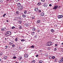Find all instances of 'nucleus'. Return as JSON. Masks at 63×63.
Instances as JSON below:
<instances>
[{"instance_id": "15", "label": "nucleus", "mask_w": 63, "mask_h": 63, "mask_svg": "<svg viewBox=\"0 0 63 63\" xmlns=\"http://www.w3.org/2000/svg\"><path fill=\"white\" fill-rule=\"evenodd\" d=\"M41 15L42 16H44V15H45L44 14V13H41Z\"/></svg>"}, {"instance_id": "2", "label": "nucleus", "mask_w": 63, "mask_h": 63, "mask_svg": "<svg viewBox=\"0 0 63 63\" xmlns=\"http://www.w3.org/2000/svg\"><path fill=\"white\" fill-rule=\"evenodd\" d=\"M58 8V5H57L56 4H55L54 6V7L53 8V10L55 9V10H56L57 9V8Z\"/></svg>"}, {"instance_id": "3", "label": "nucleus", "mask_w": 63, "mask_h": 63, "mask_svg": "<svg viewBox=\"0 0 63 63\" xmlns=\"http://www.w3.org/2000/svg\"><path fill=\"white\" fill-rule=\"evenodd\" d=\"M47 44L48 46H51V45H52V43L51 42H49L47 43Z\"/></svg>"}, {"instance_id": "13", "label": "nucleus", "mask_w": 63, "mask_h": 63, "mask_svg": "<svg viewBox=\"0 0 63 63\" xmlns=\"http://www.w3.org/2000/svg\"><path fill=\"white\" fill-rule=\"evenodd\" d=\"M18 22L19 24H21V20L18 21Z\"/></svg>"}, {"instance_id": "10", "label": "nucleus", "mask_w": 63, "mask_h": 63, "mask_svg": "<svg viewBox=\"0 0 63 63\" xmlns=\"http://www.w3.org/2000/svg\"><path fill=\"white\" fill-rule=\"evenodd\" d=\"M17 6H18L19 7H20V6H21V4H20V3H18L17 4Z\"/></svg>"}, {"instance_id": "57", "label": "nucleus", "mask_w": 63, "mask_h": 63, "mask_svg": "<svg viewBox=\"0 0 63 63\" xmlns=\"http://www.w3.org/2000/svg\"><path fill=\"white\" fill-rule=\"evenodd\" d=\"M6 21L7 22H9V21H8V20H7Z\"/></svg>"}, {"instance_id": "14", "label": "nucleus", "mask_w": 63, "mask_h": 63, "mask_svg": "<svg viewBox=\"0 0 63 63\" xmlns=\"http://www.w3.org/2000/svg\"><path fill=\"white\" fill-rule=\"evenodd\" d=\"M17 20V17H15V18L14 19V20Z\"/></svg>"}, {"instance_id": "5", "label": "nucleus", "mask_w": 63, "mask_h": 63, "mask_svg": "<svg viewBox=\"0 0 63 63\" xmlns=\"http://www.w3.org/2000/svg\"><path fill=\"white\" fill-rule=\"evenodd\" d=\"M29 23H26L24 24V26H27V27L28 26H29Z\"/></svg>"}, {"instance_id": "11", "label": "nucleus", "mask_w": 63, "mask_h": 63, "mask_svg": "<svg viewBox=\"0 0 63 63\" xmlns=\"http://www.w3.org/2000/svg\"><path fill=\"white\" fill-rule=\"evenodd\" d=\"M57 17L58 18H61L63 17V16H58Z\"/></svg>"}, {"instance_id": "50", "label": "nucleus", "mask_w": 63, "mask_h": 63, "mask_svg": "<svg viewBox=\"0 0 63 63\" xmlns=\"http://www.w3.org/2000/svg\"><path fill=\"white\" fill-rule=\"evenodd\" d=\"M55 46H56V47L57 46V44H55Z\"/></svg>"}, {"instance_id": "34", "label": "nucleus", "mask_w": 63, "mask_h": 63, "mask_svg": "<svg viewBox=\"0 0 63 63\" xmlns=\"http://www.w3.org/2000/svg\"><path fill=\"white\" fill-rule=\"evenodd\" d=\"M3 61V60L2 59H0V62H2V61Z\"/></svg>"}, {"instance_id": "64", "label": "nucleus", "mask_w": 63, "mask_h": 63, "mask_svg": "<svg viewBox=\"0 0 63 63\" xmlns=\"http://www.w3.org/2000/svg\"><path fill=\"white\" fill-rule=\"evenodd\" d=\"M62 59H63V57L62 58Z\"/></svg>"}, {"instance_id": "62", "label": "nucleus", "mask_w": 63, "mask_h": 63, "mask_svg": "<svg viewBox=\"0 0 63 63\" xmlns=\"http://www.w3.org/2000/svg\"><path fill=\"white\" fill-rule=\"evenodd\" d=\"M6 38H5V40H6Z\"/></svg>"}, {"instance_id": "32", "label": "nucleus", "mask_w": 63, "mask_h": 63, "mask_svg": "<svg viewBox=\"0 0 63 63\" xmlns=\"http://www.w3.org/2000/svg\"><path fill=\"white\" fill-rule=\"evenodd\" d=\"M40 4H41V3L40 2H38V3L37 5H40Z\"/></svg>"}, {"instance_id": "12", "label": "nucleus", "mask_w": 63, "mask_h": 63, "mask_svg": "<svg viewBox=\"0 0 63 63\" xmlns=\"http://www.w3.org/2000/svg\"><path fill=\"white\" fill-rule=\"evenodd\" d=\"M19 60H21L23 59V58H22V57H20L19 58Z\"/></svg>"}, {"instance_id": "59", "label": "nucleus", "mask_w": 63, "mask_h": 63, "mask_svg": "<svg viewBox=\"0 0 63 63\" xmlns=\"http://www.w3.org/2000/svg\"><path fill=\"white\" fill-rule=\"evenodd\" d=\"M59 16H63L62 15H59Z\"/></svg>"}, {"instance_id": "4", "label": "nucleus", "mask_w": 63, "mask_h": 63, "mask_svg": "<svg viewBox=\"0 0 63 63\" xmlns=\"http://www.w3.org/2000/svg\"><path fill=\"white\" fill-rule=\"evenodd\" d=\"M19 10H22L23 9V6L22 5H21L19 7Z\"/></svg>"}, {"instance_id": "24", "label": "nucleus", "mask_w": 63, "mask_h": 63, "mask_svg": "<svg viewBox=\"0 0 63 63\" xmlns=\"http://www.w3.org/2000/svg\"><path fill=\"white\" fill-rule=\"evenodd\" d=\"M49 59H51V58H52V57H51V56H49Z\"/></svg>"}, {"instance_id": "7", "label": "nucleus", "mask_w": 63, "mask_h": 63, "mask_svg": "<svg viewBox=\"0 0 63 63\" xmlns=\"http://www.w3.org/2000/svg\"><path fill=\"white\" fill-rule=\"evenodd\" d=\"M28 56V54H25L24 55V57H27Z\"/></svg>"}, {"instance_id": "53", "label": "nucleus", "mask_w": 63, "mask_h": 63, "mask_svg": "<svg viewBox=\"0 0 63 63\" xmlns=\"http://www.w3.org/2000/svg\"><path fill=\"white\" fill-rule=\"evenodd\" d=\"M38 12H39V13H41V10H39Z\"/></svg>"}, {"instance_id": "41", "label": "nucleus", "mask_w": 63, "mask_h": 63, "mask_svg": "<svg viewBox=\"0 0 63 63\" xmlns=\"http://www.w3.org/2000/svg\"><path fill=\"white\" fill-rule=\"evenodd\" d=\"M32 19H34L35 18V17L34 16H32Z\"/></svg>"}, {"instance_id": "47", "label": "nucleus", "mask_w": 63, "mask_h": 63, "mask_svg": "<svg viewBox=\"0 0 63 63\" xmlns=\"http://www.w3.org/2000/svg\"><path fill=\"white\" fill-rule=\"evenodd\" d=\"M37 37H38V36H37V35H35V38H37Z\"/></svg>"}, {"instance_id": "23", "label": "nucleus", "mask_w": 63, "mask_h": 63, "mask_svg": "<svg viewBox=\"0 0 63 63\" xmlns=\"http://www.w3.org/2000/svg\"><path fill=\"white\" fill-rule=\"evenodd\" d=\"M58 60V59H57V58L55 59V62H57Z\"/></svg>"}, {"instance_id": "40", "label": "nucleus", "mask_w": 63, "mask_h": 63, "mask_svg": "<svg viewBox=\"0 0 63 63\" xmlns=\"http://www.w3.org/2000/svg\"><path fill=\"white\" fill-rule=\"evenodd\" d=\"M15 27L14 26H13L12 27V29H15Z\"/></svg>"}, {"instance_id": "58", "label": "nucleus", "mask_w": 63, "mask_h": 63, "mask_svg": "<svg viewBox=\"0 0 63 63\" xmlns=\"http://www.w3.org/2000/svg\"><path fill=\"white\" fill-rule=\"evenodd\" d=\"M16 63H18L17 62H15Z\"/></svg>"}, {"instance_id": "21", "label": "nucleus", "mask_w": 63, "mask_h": 63, "mask_svg": "<svg viewBox=\"0 0 63 63\" xmlns=\"http://www.w3.org/2000/svg\"><path fill=\"white\" fill-rule=\"evenodd\" d=\"M55 58V56H52V59H54Z\"/></svg>"}, {"instance_id": "42", "label": "nucleus", "mask_w": 63, "mask_h": 63, "mask_svg": "<svg viewBox=\"0 0 63 63\" xmlns=\"http://www.w3.org/2000/svg\"><path fill=\"white\" fill-rule=\"evenodd\" d=\"M39 51L40 52V53H41V52H42V50H40Z\"/></svg>"}, {"instance_id": "46", "label": "nucleus", "mask_w": 63, "mask_h": 63, "mask_svg": "<svg viewBox=\"0 0 63 63\" xmlns=\"http://www.w3.org/2000/svg\"><path fill=\"white\" fill-rule=\"evenodd\" d=\"M0 2L1 3H2V2H3V0H0Z\"/></svg>"}, {"instance_id": "9", "label": "nucleus", "mask_w": 63, "mask_h": 63, "mask_svg": "<svg viewBox=\"0 0 63 63\" xmlns=\"http://www.w3.org/2000/svg\"><path fill=\"white\" fill-rule=\"evenodd\" d=\"M59 62L60 63H62L63 62V60H61L59 61Z\"/></svg>"}, {"instance_id": "25", "label": "nucleus", "mask_w": 63, "mask_h": 63, "mask_svg": "<svg viewBox=\"0 0 63 63\" xmlns=\"http://www.w3.org/2000/svg\"><path fill=\"white\" fill-rule=\"evenodd\" d=\"M50 50V47H49L47 49V50Z\"/></svg>"}, {"instance_id": "19", "label": "nucleus", "mask_w": 63, "mask_h": 63, "mask_svg": "<svg viewBox=\"0 0 63 63\" xmlns=\"http://www.w3.org/2000/svg\"><path fill=\"white\" fill-rule=\"evenodd\" d=\"M19 13H20V12L18 11H17L16 12V14H19Z\"/></svg>"}, {"instance_id": "61", "label": "nucleus", "mask_w": 63, "mask_h": 63, "mask_svg": "<svg viewBox=\"0 0 63 63\" xmlns=\"http://www.w3.org/2000/svg\"><path fill=\"white\" fill-rule=\"evenodd\" d=\"M62 45L63 46V43H62Z\"/></svg>"}, {"instance_id": "39", "label": "nucleus", "mask_w": 63, "mask_h": 63, "mask_svg": "<svg viewBox=\"0 0 63 63\" xmlns=\"http://www.w3.org/2000/svg\"><path fill=\"white\" fill-rule=\"evenodd\" d=\"M3 53L1 52H0V55H2Z\"/></svg>"}, {"instance_id": "43", "label": "nucleus", "mask_w": 63, "mask_h": 63, "mask_svg": "<svg viewBox=\"0 0 63 63\" xmlns=\"http://www.w3.org/2000/svg\"><path fill=\"white\" fill-rule=\"evenodd\" d=\"M26 11H24V14H26Z\"/></svg>"}, {"instance_id": "51", "label": "nucleus", "mask_w": 63, "mask_h": 63, "mask_svg": "<svg viewBox=\"0 0 63 63\" xmlns=\"http://www.w3.org/2000/svg\"><path fill=\"white\" fill-rule=\"evenodd\" d=\"M6 15V14H5L3 15V16H5Z\"/></svg>"}, {"instance_id": "1", "label": "nucleus", "mask_w": 63, "mask_h": 63, "mask_svg": "<svg viewBox=\"0 0 63 63\" xmlns=\"http://www.w3.org/2000/svg\"><path fill=\"white\" fill-rule=\"evenodd\" d=\"M11 32L9 31H7L5 34V36L6 37H9L11 35Z\"/></svg>"}, {"instance_id": "48", "label": "nucleus", "mask_w": 63, "mask_h": 63, "mask_svg": "<svg viewBox=\"0 0 63 63\" xmlns=\"http://www.w3.org/2000/svg\"><path fill=\"white\" fill-rule=\"evenodd\" d=\"M37 32H40V30H37Z\"/></svg>"}, {"instance_id": "56", "label": "nucleus", "mask_w": 63, "mask_h": 63, "mask_svg": "<svg viewBox=\"0 0 63 63\" xmlns=\"http://www.w3.org/2000/svg\"><path fill=\"white\" fill-rule=\"evenodd\" d=\"M49 6H50V7H51V4H50L49 5Z\"/></svg>"}, {"instance_id": "6", "label": "nucleus", "mask_w": 63, "mask_h": 63, "mask_svg": "<svg viewBox=\"0 0 63 63\" xmlns=\"http://www.w3.org/2000/svg\"><path fill=\"white\" fill-rule=\"evenodd\" d=\"M43 6H44V7H47V4L45 3H44L43 5Z\"/></svg>"}, {"instance_id": "49", "label": "nucleus", "mask_w": 63, "mask_h": 63, "mask_svg": "<svg viewBox=\"0 0 63 63\" xmlns=\"http://www.w3.org/2000/svg\"><path fill=\"white\" fill-rule=\"evenodd\" d=\"M41 1L43 2H45V0H41Z\"/></svg>"}, {"instance_id": "30", "label": "nucleus", "mask_w": 63, "mask_h": 63, "mask_svg": "<svg viewBox=\"0 0 63 63\" xmlns=\"http://www.w3.org/2000/svg\"><path fill=\"white\" fill-rule=\"evenodd\" d=\"M37 22L38 23H39L40 22V20H38L37 21Z\"/></svg>"}, {"instance_id": "18", "label": "nucleus", "mask_w": 63, "mask_h": 63, "mask_svg": "<svg viewBox=\"0 0 63 63\" xmlns=\"http://www.w3.org/2000/svg\"><path fill=\"white\" fill-rule=\"evenodd\" d=\"M7 56H4L3 57V59H6L7 58Z\"/></svg>"}, {"instance_id": "22", "label": "nucleus", "mask_w": 63, "mask_h": 63, "mask_svg": "<svg viewBox=\"0 0 63 63\" xmlns=\"http://www.w3.org/2000/svg\"><path fill=\"white\" fill-rule=\"evenodd\" d=\"M1 31H4V28H2L1 30Z\"/></svg>"}, {"instance_id": "52", "label": "nucleus", "mask_w": 63, "mask_h": 63, "mask_svg": "<svg viewBox=\"0 0 63 63\" xmlns=\"http://www.w3.org/2000/svg\"><path fill=\"white\" fill-rule=\"evenodd\" d=\"M38 55H36V57H38Z\"/></svg>"}, {"instance_id": "27", "label": "nucleus", "mask_w": 63, "mask_h": 63, "mask_svg": "<svg viewBox=\"0 0 63 63\" xmlns=\"http://www.w3.org/2000/svg\"><path fill=\"white\" fill-rule=\"evenodd\" d=\"M35 62V60H33V61H32V63H34Z\"/></svg>"}, {"instance_id": "29", "label": "nucleus", "mask_w": 63, "mask_h": 63, "mask_svg": "<svg viewBox=\"0 0 63 63\" xmlns=\"http://www.w3.org/2000/svg\"><path fill=\"white\" fill-rule=\"evenodd\" d=\"M42 62H43V61L42 60H40L39 62V63H42Z\"/></svg>"}, {"instance_id": "28", "label": "nucleus", "mask_w": 63, "mask_h": 63, "mask_svg": "<svg viewBox=\"0 0 63 63\" xmlns=\"http://www.w3.org/2000/svg\"><path fill=\"white\" fill-rule=\"evenodd\" d=\"M22 28V26H20L19 27V29H21Z\"/></svg>"}, {"instance_id": "17", "label": "nucleus", "mask_w": 63, "mask_h": 63, "mask_svg": "<svg viewBox=\"0 0 63 63\" xmlns=\"http://www.w3.org/2000/svg\"><path fill=\"white\" fill-rule=\"evenodd\" d=\"M31 34L32 35H34V34H35V32H32Z\"/></svg>"}, {"instance_id": "54", "label": "nucleus", "mask_w": 63, "mask_h": 63, "mask_svg": "<svg viewBox=\"0 0 63 63\" xmlns=\"http://www.w3.org/2000/svg\"><path fill=\"white\" fill-rule=\"evenodd\" d=\"M10 38H13V36H10Z\"/></svg>"}, {"instance_id": "26", "label": "nucleus", "mask_w": 63, "mask_h": 63, "mask_svg": "<svg viewBox=\"0 0 63 63\" xmlns=\"http://www.w3.org/2000/svg\"><path fill=\"white\" fill-rule=\"evenodd\" d=\"M8 47L7 46H5V49H7V48H8Z\"/></svg>"}, {"instance_id": "45", "label": "nucleus", "mask_w": 63, "mask_h": 63, "mask_svg": "<svg viewBox=\"0 0 63 63\" xmlns=\"http://www.w3.org/2000/svg\"><path fill=\"white\" fill-rule=\"evenodd\" d=\"M54 51H55L56 50H57V49H56V48H55L54 49Z\"/></svg>"}, {"instance_id": "37", "label": "nucleus", "mask_w": 63, "mask_h": 63, "mask_svg": "<svg viewBox=\"0 0 63 63\" xmlns=\"http://www.w3.org/2000/svg\"><path fill=\"white\" fill-rule=\"evenodd\" d=\"M21 42H24V41H25V40L23 39L21 40Z\"/></svg>"}, {"instance_id": "36", "label": "nucleus", "mask_w": 63, "mask_h": 63, "mask_svg": "<svg viewBox=\"0 0 63 63\" xmlns=\"http://www.w3.org/2000/svg\"><path fill=\"white\" fill-rule=\"evenodd\" d=\"M54 31V30H53V29H51V31L52 32H53Z\"/></svg>"}, {"instance_id": "33", "label": "nucleus", "mask_w": 63, "mask_h": 63, "mask_svg": "<svg viewBox=\"0 0 63 63\" xmlns=\"http://www.w3.org/2000/svg\"><path fill=\"white\" fill-rule=\"evenodd\" d=\"M30 47H31V48H34V46L33 45H32Z\"/></svg>"}, {"instance_id": "38", "label": "nucleus", "mask_w": 63, "mask_h": 63, "mask_svg": "<svg viewBox=\"0 0 63 63\" xmlns=\"http://www.w3.org/2000/svg\"><path fill=\"white\" fill-rule=\"evenodd\" d=\"M10 42L9 43V44H13V43L12 42Z\"/></svg>"}, {"instance_id": "63", "label": "nucleus", "mask_w": 63, "mask_h": 63, "mask_svg": "<svg viewBox=\"0 0 63 63\" xmlns=\"http://www.w3.org/2000/svg\"><path fill=\"white\" fill-rule=\"evenodd\" d=\"M60 6H59V8H60Z\"/></svg>"}, {"instance_id": "8", "label": "nucleus", "mask_w": 63, "mask_h": 63, "mask_svg": "<svg viewBox=\"0 0 63 63\" xmlns=\"http://www.w3.org/2000/svg\"><path fill=\"white\" fill-rule=\"evenodd\" d=\"M34 10L35 12H38L39 10V9H38V8H35L34 9Z\"/></svg>"}, {"instance_id": "31", "label": "nucleus", "mask_w": 63, "mask_h": 63, "mask_svg": "<svg viewBox=\"0 0 63 63\" xmlns=\"http://www.w3.org/2000/svg\"><path fill=\"white\" fill-rule=\"evenodd\" d=\"M15 46H16V45L14 44H13L12 45V47H15Z\"/></svg>"}, {"instance_id": "44", "label": "nucleus", "mask_w": 63, "mask_h": 63, "mask_svg": "<svg viewBox=\"0 0 63 63\" xmlns=\"http://www.w3.org/2000/svg\"><path fill=\"white\" fill-rule=\"evenodd\" d=\"M16 56H14L13 57V58L14 59H16Z\"/></svg>"}, {"instance_id": "60", "label": "nucleus", "mask_w": 63, "mask_h": 63, "mask_svg": "<svg viewBox=\"0 0 63 63\" xmlns=\"http://www.w3.org/2000/svg\"><path fill=\"white\" fill-rule=\"evenodd\" d=\"M25 16V15H24V14H23V15H22V16Z\"/></svg>"}, {"instance_id": "16", "label": "nucleus", "mask_w": 63, "mask_h": 63, "mask_svg": "<svg viewBox=\"0 0 63 63\" xmlns=\"http://www.w3.org/2000/svg\"><path fill=\"white\" fill-rule=\"evenodd\" d=\"M36 30V29H35V28H32V31H34V30Z\"/></svg>"}, {"instance_id": "55", "label": "nucleus", "mask_w": 63, "mask_h": 63, "mask_svg": "<svg viewBox=\"0 0 63 63\" xmlns=\"http://www.w3.org/2000/svg\"><path fill=\"white\" fill-rule=\"evenodd\" d=\"M15 0L16 2H18V1H19V0Z\"/></svg>"}, {"instance_id": "35", "label": "nucleus", "mask_w": 63, "mask_h": 63, "mask_svg": "<svg viewBox=\"0 0 63 63\" xmlns=\"http://www.w3.org/2000/svg\"><path fill=\"white\" fill-rule=\"evenodd\" d=\"M17 18H18L19 19H21V17H20V16H19V17H17Z\"/></svg>"}, {"instance_id": "20", "label": "nucleus", "mask_w": 63, "mask_h": 63, "mask_svg": "<svg viewBox=\"0 0 63 63\" xmlns=\"http://www.w3.org/2000/svg\"><path fill=\"white\" fill-rule=\"evenodd\" d=\"M15 41L16 42H17V41H18V39L17 38H16L15 39Z\"/></svg>"}]
</instances>
